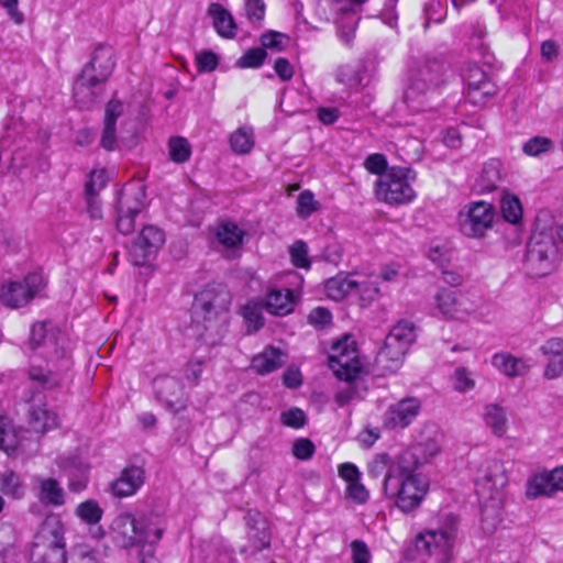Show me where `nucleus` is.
<instances>
[{"label":"nucleus","mask_w":563,"mask_h":563,"mask_svg":"<svg viewBox=\"0 0 563 563\" xmlns=\"http://www.w3.org/2000/svg\"><path fill=\"white\" fill-rule=\"evenodd\" d=\"M395 461L387 453H380L368 463V475L373 478H378L382 474H386L389 466Z\"/></svg>","instance_id":"052dcab7"},{"label":"nucleus","mask_w":563,"mask_h":563,"mask_svg":"<svg viewBox=\"0 0 563 563\" xmlns=\"http://www.w3.org/2000/svg\"><path fill=\"white\" fill-rule=\"evenodd\" d=\"M440 452V442L438 434L426 438L402 450L396 460L419 470L424 464L438 455Z\"/></svg>","instance_id":"6ab92c4d"},{"label":"nucleus","mask_w":563,"mask_h":563,"mask_svg":"<svg viewBox=\"0 0 563 563\" xmlns=\"http://www.w3.org/2000/svg\"><path fill=\"white\" fill-rule=\"evenodd\" d=\"M383 490L398 509L408 514L420 506L429 490V482L417 468L395 459L384 476Z\"/></svg>","instance_id":"f257e3e1"},{"label":"nucleus","mask_w":563,"mask_h":563,"mask_svg":"<svg viewBox=\"0 0 563 563\" xmlns=\"http://www.w3.org/2000/svg\"><path fill=\"white\" fill-rule=\"evenodd\" d=\"M165 243V233L156 225L143 227L139 238L130 247V256L134 265H145Z\"/></svg>","instance_id":"dca6fc26"},{"label":"nucleus","mask_w":563,"mask_h":563,"mask_svg":"<svg viewBox=\"0 0 563 563\" xmlns=\"http://www.w3.org/2000/svg\"><path fill=\"white\" fill-rule=\"evenodd\" d=\"M219 65L218 56L211 51H202L196 54V66L198 73H211Z\"/></svg>","instance_id":"0e129e2a"},{"label":"nucleus","mask_w":563,"mask_h":563,"mask_svg":"<svg viewBox=\"0 0 563 563\" xmlns=\"http://www.w3.org/2000/svg\"><path fill=\"white\" fill-rule=\"evenodd\" d=\"M445 65L438 58L427 57L412 73L404 93V101L412 112L423 111L427 93L444 81Z\"/></svg>","instance_id":"39448f33"},{"label":"nucleus","mask_w":563,"mask_h":563,"mask_svg":"<svg viewBox=\"0 0 563 563\" xmlns=\"http://www.w3.org/2000/svg\"><path fill=\"white\" fill-rule=\"evenodd\" d=\"M492 362L499 372L509 377L522 376L530 367L522 358L515 357L508 353H496Z\"/></svg>","instance_id":"c9c22d12"},{"label":"nucleus","mask_w":563,"mask_h":563,"mask_svg":"<svg viewBox=\"0 0 563 563\" xmlns=\"http://www.w3.org/2000/svg\"><path fill=\"white\" fill-rule=\"evenodd\" d=\"M328 361L334 375L349 383L355 380L363 368L356 342L351 335H344L332 343Z\"/></svg>","instance_id":"1a4fd4ad"},{"label":"nucleus","mask_w":563,"mask_h":563,"mask_svg":"<svg viewBox=\"0 0 563 563\" xmlns=\"http://www.w3.org/2000/svg\"><path fill=\"white\" fill-rule=\"evenodd\" d=\"M113 53L110 47L98 45L91 59L84 66L82 70L92 74V77L106 84L114 68Z\"/></svg>","instance_id":"393cba45"},{"label":"nucleus","mask_w":563,"mask_h":563,"mask_svg":"<svg viewBox=\"0 0 563 563\" xmlns=\"http://www.w3.org/2000/svg\"><path fill=\"white\" fill-rule=\"evenodd\" d=\"M504 495L479 498L482 503V528L486 533H493L501 522V503Z\"/></svg>","instance_id":"7c9ffc66"},{"label":"nucleus","mask_w":563,"mask_h":563,"mask_svg":"<svg viewBox=\"0 0 563 563\" xmlns=\"http://www.w3.org/2000/svg\"><path fill=\"white\" fill-rule=\"evenodd\" d=\"M416 178L417 173L412 168L393 166L376 180L375 195L378 200L390 206L409 203L416 198L412 188Z\"/></svg>","instance_id":"423d86ee"},{"label":"nucleus","mask_w":563,"mask_h":563,"mask_svg":"<svg viewBox=\"0 0 563 563\" xmlns=\"http://www.w3.org/2000/svg\"><path fill=\"white\" fill-rule=\"evenodd\" d=\"M316 451L314 444L311 440L306 438L297 439L292 444V454L298 460H309L313 456Z\"/></svg>","instance_id":"774afa93"},{"label":"nucleus","mask_w":563,"mask_h":563,"mask_svg":"<svg viewBox=\"0 0 563 563\" xmlns=\"http://www.w3.org/2000/svg\"><path fill=\"white\" fill-rule=\"evenodd\" d=\"M244 236L245 231L230 221L219 223L216 229V242L222 247L223 252L229 253L227 256L235 255L243 244Z\"/></svg>","instance_id":"bb28decb"},{"label":"nucleus","mask_w":563,"mask_h":563,"mask_svg":"<svg viewBox=\"0 0 563 563\" xmlns=\"http://www.w3.org/2000/svg\"><path fill=\"white\" fill-rule=\"evenodd\" d=\"M0 492L14 500H21L26 494V486L19 474L5 470L0 475Z\"/></svg>","instance_id":"e433bc0d"},{"label":"nucleus","mask_w":563,"mask_h":563,"mask_svg":"<svg viewBox=\"0 0 563 563\" xmlns=\"http://www.w3.org/2000/svg\"><path fill=\"white\" fill-rule=\"evenodd\" d=\"M497 88L494 82H484L483 85H476L475 87L466 88V98L474 106L485 104L489 98L495 96Z\"/></svg>","instance_id":"3c124183"},{"label":"nucleus","mask_w":563,"mask_h":563,"mask_svg":"<svg viewBox=\"0 0 563 563\" xmlns=\"http://www.w3.org/2000/svg\"><path fill=\"white\" fill-rule=\"evenodd\" d=\"M501 180V163L490 159L485 163L479 176V187L483 191H493Z\"/></svg>","instance_id":"a18cd8bd"},{"label":"nucleus","mask_w":563,"mask_h":563,"mask_svg":"<svg viewBox=\"0 0 563 563\" xmlns=\"http://www.w3.org/2000/svg\"><path fill=\"white\" fill-rule=\"evenodd\" d=\"M266 57L267 53L264 48H251L238 59L236 66L240 68H258L264 64Z\"/></svg>","instance_id":"6e6d98bb"},{"label":"nucleus","mask_w":563,"mask_h":563,"mask_svg":"<svg viewBox=\"0 0 563 563\" xmlns=\"http://www.w3.org/2000/svg\"><path fill=\"white\" fill-rule=\"evenodd\" d=\"M500 210L509 223H518L522 218V206L518 197L505 192L500 198Z\"/></svg>","instance_id":"09e8293b"},{"label":"nucleus","mask_w":563,"mask_h":563,"mask_svg":"<svg viewBox=\"0 0 563 563\" xmlns=\"http://www.w3.org/2000/svg\"><path fill=\"white\" fill-rule=\"evenodd\" d=\"M64 339L51 321H37L31 327L29 346L49 362L65 358Z\"/></svg>","instance_id":"9d476101"},{"label":"nucleus","mask_w":563,"mask_h":563,"mask_svg":"<svg viewBox=\"0 0 563 563\" xmlns=\"http://www.w3.org/2000/svg\"><path fill=\"white\" fill-rule=\"evenodd\" d=\"M20 445V431H18L8 416L0 415V450L12 454Z\"/></svg>","instance_id":"ea45409f"},{"label":"nucleus","mask_w":563,"mask_h":563,"mask_svg":"<svg viewBox=\"0 0 563 563\" xmlns=\"http://www.w3.org/2000/svg\"><path fill=\"white\" fill-rule=\"evenodd\" d=\"M289 255L294 266L309 268L311 263L308 257V245L299 240L289 247Z\"/></svg>","instance_id":"13d9d810"},{"label":"nucleus","mask_w":563,"mask_h":563,"mask_svg":"<svg viewBox=\"0 0 563 563\" xmlns=\"http://www.w3.org/2000/svg\"><path fill=\"white\" fill-rule=\"evenodd\" d=\"M415 327L408 321L398 322L387 334L385 341L388 346H400L408 350L410 344L415 341Z\"/></svg>","instance_id":"58836bf2"},{"label":"nucleus","mask_w":563,"mask_h":563,"mask_svg":"<svg viewBox=\"0 0 563 563\" xmlns=\"http://www.w3.org/2000/svg\"><path fill=\"white\" fill-rule=\"evenodd\" d=\"M230 145L234 153L246 154L254 146V131L244 125L235 130L230 136Z\"/></svg>","instance_id":"49530a36"},{"label":"nucleus","mask_w":563,"mask_h":563,"mask_svg":"<svg viewBox=\"0 0 563 563\" xmlns=\"http://www.w3.org/2000/svg\"><path fill=\"white\" fill-rule=\"evenodd\" d=\"M354 294H357L362 301L372 302L379 296V288L376 278H362L357 279V288Z\"/></svg>","instance_id":"5fc2aeb1"},{"label":"nucleus","mask_w":563,"mask_h":563,"mask_svg":"<svg viewBox=\"0 0 563 563\" xmlns=\"http://www.w3.org/2000/svg\"><path fill=\"white\" fill-rule=\"evenodd\" d=\"M325 292L333 300H342L345 296L352 295L357 288V278L350 275H336L327 280Z\"/></svg>","instance_id":"f704fd0d"},{"label":"nucleus","mask_w":563,"mask_h":563,"mask_svg":"<svg viewBox=\"0 0 563 563\" xmlns=\"http://www.w3.org/2000/svg\"><path fill=\"white\" fill-rule=\"evenodd\" d=\"M495 216L493 205L482 200L470 202L460 211V230L467 238H483L493 228Z\"/></svg>","instance_id":"9b49d317"},{"label":"nucleus","mask_w":563,"mask_h":563,"mask_svg":"<svg viewBox=\"0 0 563 563\" xmlns=\"http://www.w3.org/2000/svg\"><path fill=\"white\" fill-rule=\"evenodd\" d=\"M508 478L501 461L485 459L477 467L474 476L475 493L478 498L504 495L503 489Z\"/></svg>","instance_id":"f8f14e48"},{"label":"nucleus","mask_w":563,"mask_h":563,"mask_svg":"<svg viewBox=\"0 0 563 563\" xmlns=\"http://www.w3.org/2000/svg\"><path fill=\"white\" fill-rule=\"evenodd\" d=\"M549 472L532 475L526 485V496L536 499L541 496H551L554 489L551 485Z\"/></svg>","instance_id":"79ce46f5"},{"label":"nucleus","mask_w":563,"mask_h":563,"mask_svg":"<svg viewBox=\"0 0 563 563\" xmlns=\"http://www.w3.org/2000/svg\"><path fill=\"white\" fill-rule=\"evenodd\" d=\"M76 516L89 526H95L100 522L103 516V509L95 499H88L77 505L75 509Z\"/></svg>","instance_id":"de8ad7c7"},{"label":"nucleus","mask_w":563,"mask_h":563,"mask_svg":"<svg viewBox=\"0 0 563 563\" xmlns=\"http://www.w3.org/2000/svg\"><path fill=\"white\" fill-rule=\"evenodd\" d=\"M208 13L213 18V26L219 35L232 38L236 34V25L231 13L219 3H211Z\"/></svg>","instance_id":"72a5a7b5"},{"label":"nucleus","mask_w":563,"mask_h":563,"mask_svg":"<svg viewBox=\"0 0 563 563\" xmlns=\"http://www.w3.org/2000/svg\"><path fill=\"white\" fill-rule=\"evenodd\" d=\"M145 483V472L140 466H129L110 483L111 494L119 499L135 495Z\"/></svg>","instance_id":"412c9836"},{"label":"nucleus","mask_w":563,"mask_h":563,"mask_svg":"<svg viewBox=\"0 0 563 563\" xmlns=\"http://www.w3.org/2000/svg\"><path fill=\"white\" fill-rule=\"evenodd\" d=\"M553 141L547 136H533L522 146V152L528 156H539L553 150Z\"/></svg>","instance_id":"603ef678"},{"label":"nucleus","mask_w":563,"mask_h":563,"mask_svg":"<svg viewBox=\"0 0 563 563\" xmlns=\"http://www.w3.org/2000/svg\"><path fill=\"white\" fill-rule=\"evenodd\" d=\"M459 531V519L454 515H445L435 529L420 532L416 538V548L434 563H454L453 548Z\"/></svg>","instance_id":"20e7f679"},{"label":"nucleus","mask_w":563,"mask_h":563,"mask_svg":"<svg viewBox=\"0 0 563 563\" xmlns=\"http://www.w3.org/2000/svg\"><path fill=\"white\" fill-rule=\"evenodd\" d=\"M110 534L119 548L131 549L137 545V520L129 512L117 515L110 525Z\"/></svg>","instance_id":"aec40b11"},{"label":"nucleus","mask_w":563,"mask_h":563,"mask_svg":"<svg viewBox=\"0 0 563 563\" xmlns=\"http://www.w3.org/2000/svg\"><path fill=\"white\" fill-rule=\"evenodd\" d=\"M29 379L32 387L37 390H51L59 387L62 383V374L53 371L48 365L43 367L41 365L31 364L29 368Z\"/></svg>","instance_id":"c756f323"},{"label":"nucleus","mask_w":563,"mask_h":563,"mask_svg":"<svg viewBox=\"0 0 563 563\" xmlns=\"http://www.w3.org/2000/svg\"><path fill=\"white\" fill-rule=\"evenodd\" d=\"M263 309L265 305L261 298H252L240 308L239 313L244 320L247 333L256 332L264 325Z\"/></svg>","instance_id":"473e14b6"},{"label":"nucleus","mask_w":563,"mask_h":563,"mask_svg":"<svg viewBox=\"0 0 563 563\" xmlns=\"http://www.w3.org/2000/svg\"><path fill=\"white\" fill-rule=\"evenodd\" d=\"M108 181L107 173L104 169H95L90 173L89 179L85 186V194H95L98 196L99 191L106 187Z\"/></svg>","instance_id":"69168bd1"},{"label":"nucleus","mask_w":563,"mask_h":563,"mask_svg":"<svg viewBox=\"0 0 563 563\" xmlns=\"http://www.w3.org/2000/svg\"><path fill=\"white\" fill-rule=\"evenodd\" d=\"M367 0H328L331 12L336 19H343L345 16H352V21L349 23L351 29H354L357 24V13L361 11L362 4Z\"/></svg>","instance_id":"a19ab883"},{"label":"nucleus","mask_w":563,"mask_h":563,"mask_svg":"<svg viewBox=\"0 0 563 563\" xmlns=\"http://www.w3.org/2000/svg\"><path fill=\"white\" fill-rule=\"evenodd\" d=\"M168 147L173 162L181 164L189 159L191 150L186 139L180 136L172 137Z\"/></svg>","instance_id":"864d4df0"},{"label":"nucleus","mask_w":563,"mask_h":563,"mask_svg":"<svg viewBox=\"0 0 563 563\" xmlns=\"http://www.w3.org/2000/svg\"><path fill=\"white\" fill-rule=\"evenodd\" d=\"M556 245L552 234L548 232H534L527 244L523 260L526 273L532 277L548 275L556 257Z\"/></svg>","instance_id":"0eeeda50"},{"label":"nucleus","mask_w":563,"mask_h":563,"mask_svg":"<svg viewBox=\"0 0 563 563\" xmlns=\"http://www.w3.org/2000/svg\"><path fill=\"white\" fill-rule=\"evenodd\" d=\"M206 563H236L233 548L222 538L214 539Z\"/></svg>","instance_id":"8fccbe9b"},{"label":"nucleus","mask_w":563,"mask_h":563,"mask_svg":"<svg viewBox=\"0 0 563 563\" xmlns=\"http://www.w3.org/2000/svg\"><path fill=\"white\" fill-rule=\"evenodd\" d=\"M285 363V354L282 350L269 346L252 358V368L265 375L280 368Z\"/></svg>","instance_id":"2f4dec72"},{"label":"nucleus","mask_w":563,"mask_h":563,"mask_svg":"<svg viewBox=\"0 0 563 563\" xmlns=\"http://www.w3.org/2000/svg\"><path fill=\"white\" fill-rule=\"evenodd\" d=\"M364 167L371 174H375L380 177L388 170L386 156L380 153L371 154L365 158Z\"/></svg>","instance_id":"338daca9"},{"label":"nucleus","mask_w":563,"mask_h":563,"mask_svg":"<svg viewBox=\"0 0 563 563\" xmlns=\"http://www.w3.org/2000/svg\"><path fill=\"white\" fill-rule=\"evenodd\" d=\"M407 350L400 346H388L385 341L384 346L377 354V363L387 372H395L402 363Z\"/></svg>","instance_id":"37998d69"},{"label":"nucleus","mask_w":563,"mask_h":563,"mask_svg":"<svg viewBox=\"0 0 563 563\" xmlns=\"http://www.w3.org/2000/svg\"><path fill=\"white\" fill-rule=\"evenodd\" d=\"M104 91V84L88 74L80 71L73 85V99L81 110L90 109Z\"/></svg>","instance_id":"a211bd4d"},{"label":"nucleus","mask_w":563,"mask_h":563,"mask_svg":"<svg viewBox=\"0 0 563 563\" xmlns=\"http://www.w3.org/2000/svg\"><path fill=\"white\" fill-rule=\"evenodd\" d=\"M66 528L60 517L47 515L38 526L30 547L32 563H66Z\"/></svg>","instance_id":"f03ea898"},{"label":"nucleus","mask_w":563,"mask_h":563,"mask_svg":"<svg viewBox=\"0 0 563 563\" xmlns=\"http://www.w3.org/2000/svg\"><path fill=\"white\" fill-rule=\"evenodd\" d=\"M232 296L225 286L210 284L194 299L192 310L198 322H203L206 332L219 334L228 321Z\"/></svg>","instance_id":"7ed1b4c3"},{"label":"nucleus","mask_w":563,"mask_h":563,"mask_svg":"<svg viewBox=\"0 0 563 563\" xmlns=\"http://www.w3.org/2000/svg\"><path fill=\"white\" fill-rule=\"evenodd\" d=\"M484 421L494 434L503 437L507 430V418L501 407L497 405H487L483 413Z\"/></svg>","instance_id":"c03bdc74"},{"label":"nucleus","mask_w":563,"mask_h":563,"mask_svg":"<svg viewBox=\"0 0 563 563\" xmlns=\"http://www.w3.org/2000/svg\"><path fill=\"white\" fill-rule=\"evenodd\" d=\"M421 411V401L416 397H407L391 404L384 413V427L389 430L409 427Z\"/></svg>","instance_id":"f3484780"},{"label":"nucleus","mask_w":563,"mask_h":563,"mask_svg":"<svg viewBox=\"0 0 563 563\" xmlns=\"http://www.w3.org/2000/svg\"><path fill=\"white\" fill-rule=\"evenodd\" d=\"M164 519L154 512L144 514L137 520V545H155L164 536Z\"/></svg>","instance_id":"b1692460"},{"label":"nucleus","mask_w":563,"mask_h":563,"mask_svg":"<svg viewBox=\"0 0 563 563\" xmlns=\"http://www.w3.org/2000/svg\"><path fill=\"white\" fill-rule=\"evenodd\" d=\"M541 353L548 358L544 376L555 379L563 374V339L551 338L540 347Z\"/></svg>","instance_id":"cd10ccee"},{"label":"nucleus","mask_w":563,"mask_h":563,"mask_svg":"<svg viewBox=\"0 0 563 563\" xmlns=\"http://www.w3.org/2000/svg\"><path fill=\"white\" fill-rule=\"evenodd\" d=\"M97 551L87 544L75 547L70 554V563H99Z\"/></svg>","instance_id":"680f3d73"},{"label":"nucleus","mask_w":563,"mask_h":563,"mask_svg":"<svg viewBox=\"0 0 563 563\" xmlns=\"http://www.w3.org/2000/svg\"><path fill=\"white\" fill-rule=\"evenodd\" d=\"M32 481L37 489L36 498L42 505L60 507L65 504L64 488L56 478L36 475Z\"/></svg>","instance_id":"a878e982"},{"label":"nucleus","mask_w":563,"mask_h":563,"mask_svg":"<svg viewBox=\"0 0 563 563\" xmlns=\"http://www.w3.org/2000/svg\"><path fill=\"white\" fill-rule=\"evenodd\" d=\"M145 186L140 180L128 183L118 195L117 199V229L128 235L134 232L135 217L145 206Z\"/></svg>","instance_id":"6e6552de"},{"label":"nucleus","mask_w":563,"mask_h":563,"mask_svg":"<svg viewBox=\"0 0 563 563\" xmlns=\"http://www.w3.org/2000/svg\"><path fill=\"white\" fill-rule=\"evenodd\" d=\"M153 391L156 400L173 413H178L187 408L184 385L174 376H156L153 379Z\"/></svg>","instance_id":"4468645a"},{"label":"nucleus","mask_w":563,"mask_h":563,"mask_svg":"<svg viewBox=\"0 0 563 563\" xmlns=\"http://www.w3.org/2000/svg\"><path fill=\"white\" fill-rule=\"evenodd\" d=\"M319 208V202L310 190H303L297 199V214L302 218H309Z\"/></svg>","instance_id":"4d7b16f0"},{"label":"nucleus","mask_w":563,"mask_h":563,"mask_svg":"<svg viewBox=\"0 0 563 563\" xmlns=\"http://www.w3.org/2000/svg\"><path fill=\"white\" fill-rule=\"evenodd\" d=\"M280 421L286 427L301 429L307 423V417L303 410L295 407L283 411L280 413Z\"/></svg>","instance_id":"bf43d9fd"},{"label":"nucleus","mask_w":563,"mask_h":563,"mask_svg":"<svg viewBox=\"0 0 563 563\" xmlns=\"http://www.w3.org/2000/svg\"><path fill=\"white\" fill-rule=\"evenodd\" d=\"M30 424L34 431L44 433L59 426V418L45 407H33L30 409Z\"/></svg>","instance_id":"4c0bfd02"},{"label":"nucleus","mask_w":563,"mask_h":563,"mask_svg":"<svg viewBox=\"0 0 563 563\" xmlns=\"http://www.w3.org/2000/svg\"><path fill=\"white\" fill-rule=\"evenodd\" d=\"M44 287L45 279L42 273L33 272L20 282L3 285L0 300L8 307L19 308L29 303Z\"/></svg>","instance_id":"ddd939ff"},{"label":"nucleus","mask_w":563,"mask_h":563,"mask_svg":"<svg viewBox=\"0 0 563 563\" xmlns=\"http://www.w3.org/2000/svg\"><path fill=\"white\" fill-rule=\"evenodd\" d=\"M297 296L292 289L271 286L263 299L265 310L274 316H287L292 312Z\"/></svg>","instance_id":"5701e85b"},{"label":"nucleus","mask_w":563,"mask_h":563,"mask_svg":"<svg viewBox=\"0 0 563 563\" xmlns=\"http://www.w3.org/2000/svg\"><path fill=\"white\" fill-rule=\"evenodd\" d=\"M454 388L460 393H466L475 387L472 373L465 367H457L453 375Z\"/></svg>","instance_id":"e2e57ef3"},{"label":"nucleus","mask_w":563,"mask_h":563,"mask_svg":"<svg viewBox=\"0 0 563 563\" xmlns=\"http://www.w3.org/2000/svg\"><path fill=\"white\" fill-rule=\"evenodd\" d=\"M58 465L66 473L68 478V489L71 493H80L86 489L88 484L87 465L76 456L60 459Z\"/></svg>","instance_id":"c85d7f7f"},{"label":"nucleus","mask_w":563,"mask_h":563,"mask_svg":"<svg viewBox=\"0 0 563 563\" xmlns=\"http://www.w3.org/2000/svg\"><path fill=\"white\" fill-rule=\"evenodd\" d=\"M244 520L247 527L249 541L253 547L252 554L268 549L271 547V532L265 517L256 510H249Z\"/></svg>","instance_id":"4be33fe9"},{"label":"nucleus","mask_w":563,"mask_h":563,"mask_svg":"<svg viewBox=\"0 0 563 563\" xmlns=\"http://www.w3.org/2000/svg\"><path fill=\"white\" fill-rule=\"evenodd\" d=\"M433 301L444 319L464 320L475 311V305L459 290L442 287L434 295Z\"/></svg>","instance_id":"2eb2a0df"}]
</instances>
